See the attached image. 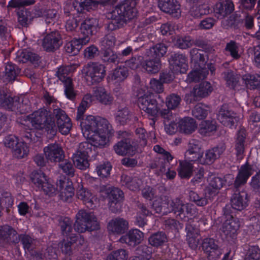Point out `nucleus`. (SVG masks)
Segmentation results:
<instances>
[{
  "label": "nucleus",
  "mask_w": 260,
  "mask_h": 260,
  "mask_svg": "<svg viewBox=\"0 0 260 260\" xmlns=\"http://www.w3.org/2000/svg\"><path fill=\"white\" fill-rule=\"evenodd\" d=\"M18 241L17 233L13 228L8 225L0 226V243L4 244Z\"/></svg>",
  "instance_id": "obj_25"
},
{
  "label": "nucleus",
  "mask_w": 260,
  "mask_h": 260,
  "mask_svg": "<svg viewBox=\"0 0 260 260\" xmlns=\"http://www.w3.org/2000/svg\"><path fill=\"white\" fill-rule=\"evenodd\" d=\"M213 90V87L210 83L205 81L197 85L193 88L190 94L186 95L185 99L187 102H191L192 96L193 100L195 98H205L209 95Z\"/></svg>",
  "instance_id": "obj_17"
},
{
  "label": "nucleus",
  "mask_w": 260,
  "mask_h": 260,
  "mask_svg": "<svg viewBox=\"0 0 260 260\" xmlns=\"http://www.w3.org/2000/svg\"><path fill=\"white\" fill-rule=\"evenodd\" d=\"M189 197L190 200L199 206H206L208 204V200L212 199V197H209L208 195L206 196L205 189L204 197H200L198 193L192 191L190 192Z\"/></svg>",
  "instance_id": "obj_55"
},
{
  "label": "nucleus",
  "mask_w": 260,
  "mask_h": 260,
  "mask_svg": "<svg viewBox=\"0 0 260 260\" xmlns=\"http://www.w3.org/2000/svg\"><path fill=\"white\" fill-rule=\"evenodd\" d=\"M43 151L46 158L52 162H60L64 157L61 147L56 143L51 144L45 147Z\"/></svg>",
  "instance_id": "obj_14"
},
{
  "label": "nucleus",
  "mask_w": 260,
  "mask_h": 260,
  "mask_svg": "<svg viewBox=\"0 0 260 260\" xmlns=\"http://www.w3.org/2000/svg\"><path fill=\"white\" fill-rule=\"evenodd\" d=\"M32 182L39 188L41 189L43 185L49 179L42 172H34L31 174Z\"/></svg>",
  "instance_id": "obj_52"
},
{
  "label": "nucleus",
  "mask_w": 260,
  "mask_h": 260,
  "mask_svg": "<svg viewBox=\"0 0 260 260\" xmlns=\"http://www.w3.org/2000/svg\"><path fill=\"white\" fill-rule=\"evenodd\" d=\"M72 221L68 217L62 218L59 221V226H60L62 234L72 239L73 241L76 242L77 238V237L70 234V233L72 231Z\"/></svg>",
  "instance_id": "obj_41"
},
{
  "label": "nucleus",
  "mask_w": 260,
  "mask_h": 260,
  "mask_svg": "<svg viewBox=\"0 0 260 260\" xmlns=\"http://www.w3.org/2000/svg\"><path fill=\"white\" fill-rule=\"evenodd\" d=\"M116 119L121 124H124L129 120L132 117V113L127 108L119 110L116 113Z\"/></svg>",
  "instance_id": "obj_58"
},
{
  "label": "nucleus",
  "mask_w": 260,
  "mask_h": 260,
  "mask_svg": "<svg viewBox=\"0 0 260 260\" xmlns=\"http://www.w3.org/2000/svg\"><path fill=\"white\" fill-rule=\"evenodd\" d=\"M158 7L160 10L175 18L181 16L180 5L177 0H158Z\"/></svg>",
  "instance_id": "obj_12"
},
{
  "label": "nucleus",
  "mask_w": 260,
  "mask_h": 260,
  "mask_svg": "<svg viewBox=\"0 0 260 260\" xmlns=\"http://www.w3.org/2000/svg\"><path fill=\"white\" fill-rule=\"evenodd\" d=\"M19 101V98L12 97L8 92L0 90V106L12 111L18 110L21 105Z\"/></svg>",
  "instance_id": "obj_19"
},
{
  "label": "nucleus",
  "mask_w": 260,
  "mask_h": 260,
  "mask_svg": "<svg viewBox=\"0 0 260 260\" xmlns=\"http://www.w3.org/2000/svg\"><path fill=\"white\" fill-rule=\"evenodd\" d=\"M53 113L56 118L59 131L62 135H66L69 134L72 126L70 118L67 116L65 112L60 109H55Z\"/></svg>",
  "instance_id": "obj_15"
},
{
  "label": "nucleus",
  "mask_w": 260,
  "mask_h": 260,
  "mask_svg": "<svg viewBox=\"0 0 260 260\" xmlns=\"http://www.w3.org/2000/svg\"><path fill=\"white\" fill-rule=\"evenodd\" d=\"M143 67L149 74H156L159 71L161 67L160 60L158 58L147 60L143 63Z\"/></svg>",
  "instance_id": "obj_43"
},
{
  "label": "nucleus",
  "mask_w": 260,
  "mask_h": 260,
  "mask_svg": "<svg viewBox=\"0 0 260 260\" xmlns=\"http://www.w3.org/2000/svg\"><path fill=\"white\" fill-rule=\"evenodd\" d=\"M18 16V21L20 24L24 26H27L28 22L31 19L30 12L27 10L23 8L17 12Z\"/></svg>",
  "instance_id": "obj_64"
},
{
  "label": "nucleus",
  "mask_w": 260,
  "mask_h": 260,
  "mask_svg": "<svg viewBox=\"0 0 260 260\" xmlns=\"http://www.w3.org/2000/svg\"><path fill=\"white\" fill-rule=\"evenodd\" d=\"M202 247L209 260H216L222 254L221 249L215 240L212 238L205 239L203 241Z\"/></svg>",
  "instance_id": "obj_11"
},
{
  "label": "nucleus",
  "mask_w": 260,
  "mask_h": 260,
  "mask_svg": "<svg viewBox=\"0 0 260 260\" xmlns=\"http://www.w3.org/2000/svg\"><path fill=\"white\" fill-rule=\"evenodd\" d=\"M240 220L233 216H228L221 228V231L227 239L234 238L241 226Z\"/></svg>",
  "instance_id": "obj_10"
},
{
  "label": "nucleus",
  "mask_w": 260,
  "mask_h": 260,
  "mask_svg": "<svg viewBox=\"0 0 260 260\" xmlns=\"http://www.w3.org/2000/svg\"><path fill=\"white\" fill-rule=\"evenodd\" d=\"M144 234L138 229H133L120 237L119 241L122 244L129 246H135L140 244L143 240Z\"/></svg>",
  "instance_id": "obj_22"
},
{
  "label": "nucleus",
  "mask_w": 260,
  "mask_h": 260,
  "mask_svg": "<svg viewBox=\"0 0 260 260\" xmlns=\"http://www.w3.org/2000/svg\"><path fill=\"white\" fill-rule=\"evenodd\" d=\"M87 82L90 84L98 83L102 81L106 75L105 66L98 62H90L83 69Z\"/></svg>",
  "instance_id": "obj_7"
},
{
  "label": "nucleus",
  "mask_w": 260,
  "mask_h": 260,
  "mask_svg": "<svg viewBox=\"0 0 260 260\" xmlns=\"http://www.w3.org/2000/svg\"><path fill=\"white\" fill-rule=\"evenodd\" d=\"M243 80L245 86L250 89H260V75L246 74L243 76Z\"/></svg>",
  "instance_id": "obj_42"
},
{
  "label": "nucleus",
  "mask_w": 260,
  "mask_h": 260,
  "mask_svg": "<svg viewBox=\"0 0 260 260\" xmlns=\"http://www.w3.org/2000/svg\"><path fill=\"white\" fill-rule=\"evenodd\" d=\"M23 124L29 129H44L52 135L57 129L53 115L46 109H40L27 115L24 119Z\"/></svg>",
  "instance_id": "obj_2"
},
{
  "label": "nucleus",
  "mask_w": 260,
  "mask_h": 260,
  "mask_svg": "<svg viewBox=\"0 0 260 260\" xmlns=\"http://www.w3.org/2000/svg\"><path fill=\"white\" fill-rule=\"evenodd\" d=\"M137 15L136 9L128 1L116 6L107 14V17L112 21L106 26L108 31H114L119 28L120 21H126L135 18Z\"/></svg>",
  "instance_id": "obj_3"
},
{
  "label": "nucleus",
  "mask_w": 260,
  "mask_h": 260,
  "mask_svg": "<svg viewBox=\"0 0 260 260\" xmlns=\"http://www.w3.org/2000/svg\"><path fill=\"white\" fill-rule=\"evenodd\" d=\"M29 150L26 143L20 141L12 151L13 155L18 158H22L27 156Z\"/></svg>",
  "instance_id": "obj_50"
},
{
  "label": "nucleus",
  "mask_w": 260,
  "mask_h": 260,
  "mask_svg": "<svg viewBox=\"0 0 260 260\" xmlns=\"http://www.w3.org/2000/svg\"><path fill=\"white\" fill-rule=\"evenodd\" d=\"M80 126L82 134L92 146L103 148L109 145L113 133L111 125L106 119L92 115L83 119Z\"/></svg>",
  "instance_id": "obj_1"
},
{
  "label": "nucleus",
  "mask_w": 260,
  "mask_h": 260,
  "mask_svg": "<svg viewBox=\"0 0 260 260\" xmlns=\"http://www.w3.org/2000/svg\"><path fill=\"white\" fill-rule=\"evenodd\" d=\"M92 96V100L94 99L100 103L105 105H110L113 100L112 96L102 86L94 88Z\"/></svg>",
  "instance_id": "obj_30"
},
{
  "label": "nucleus",
  "mask_w": 260,
  "mask_h": 260,
  "mask_svg": "<svg viewBox=\"0 0 260 260\" xmlns=\"http://www.w3.org/2000/svg\"><path fill=\"white\" fill-rule=\"evenodd\" d=\"M246 131L244 129H240L237 133L235 142V149L236 154L238 159H241L243 157L245 150Z\"/></svg>",
  "instance_id": "obj_32"
},
{
  "label": "nucleus",
  "mask_w": 260,
  "mask_h": 260,
  "mask_svg": "<svg viewBox=\"0 0 260 260\" xmlns=\"http://www.w3.org/2000/svg\"><path fill=\"white\" fill-rule=\"evenodd\" d=\"M88 157L82 155L81 152H76L73 156V160L75 166L80 170H85L88 168L89 164Z\"/></svg>",
  "instance_id": "obj_47"
},
{
  "label": "nucleus",
  "mask_w": 260,
  "mask_h": 260,
  "mask_svg": "<svg viewBox=\"0 0 260 260\" xmlns=\"http://www.w3.org/2000/svg\"><path fill=\"white\" fill-rule=\"evenodd\" d=\"M78 42L73 38L71 41L67 43L64 47L66 51L72 55H76L79 53L81 48Z\"/></svg>",
  "instance_id": "obj_63"
},
{
  "label": "nucleus",
  "mask_w": 260,
  "mask_h": 260,
  "mask_svg": "<svg viewBox=\"0 0 260 260\" xmlns=\"http://www.w3.org/2000/svg\"><path fill=\"white\" fill-rule=\"evenodd\" d=\"M18 68L11 62H8L5 67V77L7 81H14L19 74Z\"/></svg>",
  "instance_id": "obj_53"
},
{
  "label": "nucleus",
  "mask_w": 260,
  "mask_h": 260,
  "mask_svg": "<svg viewBox=\"0 0 260 260\" xmlns=\"http://www.w3.org/2000/svg\"><path fill=\"white\" fill-rule=\"evenodd\" d=\"M169 204V199L166 196L156 197L152 202V207L156 213H160L162 208L167 209Z\"/></svg>",
  "instance_id": "obj_49"
},
{
  "label": "nucleus",
  "mask_w": 260,
  "mask_h": 260,
  "mask_svg": "<svg viewBox=\"0 0 260 260\" xmlns=\"http://www.w3.org/2000/svg\"><path fill=\"white\" fill-rule=\"evenodd\" d=\"M193 116L199 119L206 117L208 115V110L205 105L202 104L197 105L192 111Z\"/></svg>",
  "instance_id": "obj_62"
},
{
  "label": "nucleus",
  "mask_w": 260,
  "mask_h": 260,
  "mask_svg": "<svg viewBox=\"0 0 260 260\" xmlns=\"http://www.w3.org/2000/svg\"><path fill=\"white\" fill-rule=\"evenodd\" d=\"M234 10L232 0H219L215 5L214 11L218 19H222L231 14Z\"/></svg>",
  "instance_id": "obj_21"
},
{
  "label": "nucleus",
  "mask_w": 260,
  "mask_h": 260,
  "mask_svg": "<svg viewBox=\"0 0 260 260\" xmlns=\"http://www.w3.org/2000/svg\"><path fill=\"white\" fill-rule=\"evenodd\" d=\"M181 100L178 95L172 93L166 97V104L168 109H174L179 105Z\"/></svg>",
  "instance_id": "obj_60"
},
{
  "label": "nucleus",
  "mask_w": 260,
  "mask_h": 260,
  "mask_svg": "<svg viewBox=\"0 0 260 260\" xmlns=\"http://www.w3.org/2000/svg\"><path fill=\"white\" fill-rule=\"evenodd\" d=\"M148 244L155 248L160 247L168 241L166 235L162 232L153 233L148 238Z\"/></svg>",
  "instance_id": "obj_39"
},
{
  "label": "nucleus",
  "mask_w": 260,
  "mask_h": 260,
  "mask_svg": "<svg viewBox=\"0 0 260 260\" xmlns=\"http://www.w3.org/2000/svg\"><path fill=\"white\" fill-rule=\"evenodd\" d=\"M17 56L18 61L22 62H25L28 60L31 62H35L38 61L39 59V56L38 54L28 49L19 50L17 52Z\"/></svg>",
  "instance_id": "obj_45"
},
{
  "label": "nucleus",
  "mask_w": 260,
  "mask_h": 260,
  "mask_svg": "<svg viewBox=\"0 0 260 260\" xmlns=\"http://www.w3.org/2000/svg\"><path fill=\"white\" fill-rule=\"evenodd\" d=\"M138 104L139 108L145 112L149 116L153 118L160 115L164 118H168L169 111L168 109L160 110L157 101L154 99L152 93H146L139 95Z\"/></svg>",
  "instance_id": "obj_5"
},
{
  "label": "nucleus",
  "mask_w": 260,
  "mask_h": 260,
  "mask_svg": "<svg viewBox=\"0 0 260 260\" xmlns=\"http://www.w3.org/2000/svg\"><path fill=\"white\" fill-rule=\"evenodd\" d=\"M170 69L174 73H184L188 69L187 59L185 55L175 54L169 60Z\"/></svg>",
  "instance_id": "obj_18"
},
{
  "label": "nucleus",
  "mask_w": 260,
  "mask_h": 260,
  "mask_svg": "<svg viewBox=\"0 0 260 260\" xmlns=\"http://www.w3.org/2000/svg\"><path fill=\"white\" fill-rule=\"evenodd\" d=\"M115 152L119 155L126 154L133 155L136 150L135 146L132 145L128 139L122 140L114 146Z\"/></svg>",
  "instance_id": "obj_29"
},
{
  "label": "nucleus",
  "mask_w": 260,
  "mask_h": 260,
  "mask_svg": "<svg viewBox=\"0 0 260 260\" xmlns=\"http://www.w3.org/2000/svg\"><path fill=\"white\" fill-rule=\"evenodd\" d=\"M191 63H193V70L188 74L186 81L188 83L198 82L205 78L208 74L206 67V58L204 54L199 52L197 48H193L190 51Z\"/></svg>",
  "instance_id": "obj_4"
},
{
  "label": "nucleus",
  "mask_w": 260,
  "mask_h": 260,
  "mask_svg": "<svg viewBox=\"0 0 260 260\" xmlns=\"http://www.w3.org/2000/svg\"><path fill=\"white\" fill-rule=\"evenodd\" d=\"M185 158L188 161H194L202 159L203 152L200 143L196 140H192L188 144V147L185 152Z\"/></svg>",
  "instance_id": "obj_23"
},
{
  "label": "nucleus",
  "mask_w": 260,
  "mask_h": 260,
  "mask_svg": "<svg viewBox=\"0 0 260 260\" xmlns=\"http://www.w3.org/2000/svg\"><path fill=\"white\" fill-rule=\"evenodd\" d=\"M224 183V181L222 178L218 177H213L205 188L206 196L208 195L209 197H212V198L216 196Z\"/></svg>",
  "instance_id": "obj_33"
},
{
  "label": "nucleus",
  "mask_w": 260,
  "mask_h": 260,
  "mask_svg": "<svg viewBox=\"0 0 260 260\" xmlns=\"http://www.w3.org/2000/svg\"><path fill=\"white\" fill-rule=\"evenodd\" d=\"M173 42L175 45L182 49L189 48L193 44V40L189 36H179Z\"/></svg>",
  "instance_id": "obj_51"
},
{
  "label": "nucleus",
  "mask_w": 260,
  "mask_h": 260,
  "mask_svg": "<svg viewBox=\"0 0 260 260\" xmlns=\"http://www.w3.org/2000/svg\"><path fill=\"white\" fill-rule=\"evenodd\" d=\"M178 175L182 178H189L193 172V166L185 159V161H180L178 168Z\"/></svg>",
  "instance_id": "obj_44"
},
{
  "label": "nucleus",
  "mask_w": 260,
  "mask_h": 260,
  "mask_svg": "<svg viewBox=\"0 0 260 260\" xmlns=\"http://www.w3.org/2000/svg\"><path fill=\"white\" fill-rule=\"evenodd\" d=\"M128 76V70L127 67H119L115 69L109 76V82L113 84H116L124 81Z\"/></svg>",
  "instance_id": "obj_36"
},
{
  "label": "nucleus",
  "mask_w": 260,
  "mask_h": 260,
  "mask_svg": "<svg viewBox=\"0 0 260 260\" xmlns=\"http://www.w3.org/2000/svg\"><path fill=\"white\" fill-rule=\"evenodd\" d=\"M248 196L244 191L234 193L231 199L232 208L239 211L245 208L248 205Z\"/></svg>",
  "instance_id": "obj_28"
},
{
  "label": "nucleus",
  "mask_w": 260,
  "mask_h": 260,
  "mask_svg": "<svg viewBox=\"0 0 260 260\" xmlns=\"http://www.w3.org/2000/svg\"><path fill=\"white\" fill-rule=\"evenodd\" d=\"M62 43L59 34H47L42 40V46L46 52H52L58 49Z\"/></svg>",
  "instance_id": "obj_13"
},
{
  "label": "nucleus",
  "mask_w": 260,
  "mask_h": 260,
  "mask_svg": "<svg viewBox=\"0 0 260 260\" xmlns=\"http://www.w3.org/2000/svg\"><path fill=\"white\" fill-rule=\"evenodd\" d=\"M73 5L78 12H82L84 10L89 11L96 6L97 3L93 0H75Z\"/></svg>",
  "instance_id": "obj_48"
},
{
  "label": "nucleus",
  "mask_w": 260,
  "mask_h": 260,
  "mask_svg": "<svg viewBox=\"0 0 260 260\" xmlns=\"http://www.w3.org/2000/svg\"><path fill=\"white\" fill-rule=\"evenodd\" d=\"M122 179L125 181L126 185L128 188L133 191L139 190L140 186L142 184L141 180L137 178L131 179L129 176H123Z\"/></svg>",
  "instance_id": "obj_57"
},
{
  "label": "nucleus",
  "mask_w": 260,
  "mask_h": 260,
  "mask_svg": "<svg viewBox=\"0 0 260 260\" xmlns=\"http://www.w3.org/2000/svg\"><path fill=\"white\" fill-rule=\"evenodd\" d=\"M77 196L89 208H93L94 205L98 202L97 199L84 188H81L78 190Z\"/></svg>",
  "instance_id": "obj_34"
},
{
  "label": "nucleus",
  "mask_w": 260,
  "mask_h": 260,
  "mask_svg": "<svg viewBox=\"0 0 260 260\" xmlns=\"http://www.w3.org/2000/svg\"><path fill=\"white\" fill-rule=\"evenodd\" d=\"M101 192L107 196L110 210L113 212H119L121 207L120 201L123 197L122 191L117 188L103 186L101 187Z\"/></svg>",
  "instance_id": "obj_9"
},
{
  "label": "nucleus",
  "mask_w": 260,
  "mask_h": 260,
  "mask_svg": "<svg viewBox=\"0 0 260 260\" xmlns=\"http://www.w3.org/2000/svg\"><path fill=\"white\" fill-rule=\"evenodd\" d=\"M74 228L78 233H84L86 231L98 230L100 225L96 218L92 212L80 210L76 215Z\"/></svg>",
  "instance_id": "obj_6"
},
{
  "label": "nucleus",
  "mask_w": 260,
  "mask_h": 260,
  "mask_svg": "<svg viewBox=\"0 0 260 260\" xmlns=\"http://www.w3.org/2000/svg\"><path fill=\"white\" fill-rule=\"evenodd\" d=\"M74 71V68L72 66L61 67L58 69L56 75L59 79L64 84V93L67 98L73 100L76 96L72 80L69 75Z\"/></svg>",
  "instance_id": "obj_8"
},
{
  "label": "nucleus",
  "mask_w": 260,
  "mask_h": 260,
  "mask_svg": "<svg viewBox=\"0 0 260 260\" xmlns=\"http://www.w3.org/2000/svg\"><path fill=\"white\" fill-rule=\"evenodd\" d=\"M193 207V206L190 204H184L180 199H175L173 200H169V204L167 209L175 213H181L185 212L187 213H191Z\"/></svg>",
  "instance_id": "obj_31"
},
{
  "label": "nucleus",
  "mask_w": 260,
  "mask_h": 260,
  "mask_svg": "<svg viewBox=\"0 0 260 260\" xmlns=\"http://www.w3.org/2000/svg\"><path fill=\"white\" fill-rule=\"evenodd\" d=\"M115 38L112 34H107L101 41L102 50L103 51L111 49L115 44Z\"/></svg>",
  "instance_id": "obj_61"
},
{
  "label": "nucleus",
  "mask_w": 260,
  "mask_h": 260,
  "mask_svg": "<svg viewBox=\"0 0 260 260\" xmlns=\"http://www.w3.org/2000/svg\"><path fill=\"white\" fill-rule=\"evenodd\" d=\"M226 85L230 88L235 89L239 85L240 76L232 71H227L222 74Z\"/></svg>",
  "instance_id": "obj_40"
},
{
  "label": "nucleus",
  "mask_w": 260,
  "mask_h": 260,
  "mask_svg": "<svg viewBox=\"0 0 260 260\" xmlns=\"http://www.w3.org/2000/svg\"><path fill=\"white\" fill-rule=\"evenodd\" d=\"M187 240L188 245L192 249H196L199 244L198 236L199 231L198 229L194 228L188 225L186 226Z\"/></svg>",
  "instance_id": "obj_37"
},
{
  "label": "nucleus",
  "mask_w": 260,
  "mask_h": 260,
  "mask_svg": "<svg viewBox=\"0 0 260 260\" xmlns=\"http://www.w3.org/2000/svg\"><path fill=\"white\" fill-rule=\"evenodd\" d=\"M57 191L59 192L62 200L67 201L74 195V188L72 182L69 179L63 178L57 182Z\"/></svg>",
  "instance_id": "obj_16"
},
{
  "label": "nucleus",
  "mask_w": 260,
  "mask_h": 260,
  "mask_svg": "<svg viewBox=\"0 0 260 260\" xmlns=\"http://www.w3.org/2000/svg\"><path fill=\"white\" fill-rule=\"evenodd\" d=\"M128 228V223L125 219L117 217L111 219L107 225V229L110 235H120Z\"/></svg>",
  "instance_id": "obj_20"
},
{
  "label": "nucleus",
  "mask_w": 260,
  "mask_h": 260,
  "mask_svg": "<svg viewBox=\"0 0 260 260\" xmlns=\"http://www.w3.org/2000/svg\"><path fill=\"white\" fill-rule=\"evenodd\" d=\"M217 119L223 125L232 127L237 121L236 114L230 110L226 106H222L217 116Z\"/></svg>",
  "instance_id": "obj_24"
},
{
  "label": "nucleus",
  "mask_w": 260,
  "mask_h": 260,
  "mask_svg": "<svg viewBox=\"0 0 260 260\" xmlns=\"http://www.w3.org/2000/svg\"><path fill=\"white\" fill-rule=\"evenodd\" d=\"M111 169L110 163L107 162L98 165L96 168V172L101 178H107L109 176Z\"/></svg>",
  "instance_id": "obj_59"
},
{
  "label": "nucleus",
  "mask_w": 260,
  "mask_h": 260,
  "mask_svg": "<svg viewBox=\"0 0 260 260\" xmlns=\"http://www.w3.org/2000/svg\"><path fill=\"white\" fill-rule=\"evenodd\" d=\"M253 172L252 167L248 163L242 165L235 180V187L238 188L245 184Z\"/></svg>",
  "instance_id": "obj_26"
},
{
  "label": "nucleus",
  "mask_w": 260,
  "mask_h": 260,
  "mask_svg": "<svg viewBox=\"0 0 260 260\" xmlns=\"http://www.w3.org/2000/svg\"><path fill=\"white\" fill-rule=\"evenodd\" d=\"M92 102V96L90 94H85L77 109L76 119L80 120L82 118L86 110L89 107Z\"/></svg>",
  "instance_id": "obj_46"
},
{
  "label": "nucleus",
  "mask_w": 260,
  "mask_h": 260,
  "mask_svg": "<svg viewBox=\"0 0 260 260\" xmlns=\"http://www.w3.org/2000/svg\"><path fill=\"white\" fill-rule=\"evenodd\" d=\"M216 125L214 121L205 120L200 124L199 132L203 135H209L210 133L215 131Z\"/></svg>",
  "instance_id": "obj_54"
},
{
  "label": "nucleus",
  "mask_w": 260,
  "mask_h": 260,
  "mask_svg": "<svg viewBox=\"0 0 260 260\" xmlns=\"http://www.w3.org/2000/svg\"><path fill=\"white\" fill-rule=\"evenodd\" d=\"M128 257V251L124 249H119L109 253L106 257V260H127Z\"/></svg>",
  "instance_id": "obj_56"
},
{
  "label": "nucleus",
  "mask_w": 260,
  "mask_h": 260,
  "mask_svg": "<svg viewBox=\"0 0 260 260\" xmlns=\"http://www.w3.org/2000/svg\"><path fill=\"white\" fill-rule=\"evenodd\" d=\"M178 127L180 132L188 135L195 131L197 125L196 121L192 118L185 117L179 120Z\"/></svg>",
  "instance_id": "obj_35"
},
{
  "label": "nucleus",
  "mask_w": 260,
  "mask_h": 260,
  "mask_svg": "<svg viewBox=\"0 0 260 260\" xmlns=\"http://www.w3.org/2000/svg\"><path fill=\"white\" fill-rule=\"evenodd\" d=\"M167 51V46L162 43H159L147 50L145 55L149 57L158 58L164 56Z\"/></svg>",
  "instance_id": "obj_38"
},
{
  "label": "nucleus",
  "mask_w": 260,
  "mask_h": 260,
  "mask_svg": "<svg viewBox=\"0 0 260 260\" xmlns=\"http://www.w3.org/2000/svg\"><path fill=\"white\" fill-rule=\"evenodd\" d=\"M225 150L224 145H221L208 150L205 155V157H202L200 159V163L203 165H208L213 162L218 158Z\"/></svg>",
  "instance_id": "obj_27"
}]
</instances>
